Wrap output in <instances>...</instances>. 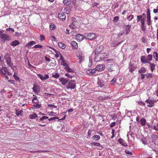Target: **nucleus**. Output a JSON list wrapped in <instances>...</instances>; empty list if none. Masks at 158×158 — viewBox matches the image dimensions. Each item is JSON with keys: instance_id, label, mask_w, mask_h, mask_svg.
<instances>
[{"instance_id": "nucleus-54", "label": "nucleus", "mask_w": 158, "mask_h": 158, "mask_svg": "<svg viewBox=\"0 0 158 158\" xmlns=\"http://www.w3.org/2000/svg\"><path fill=\"white\" fill-rule=\"evenodd\" d=\"M59 74L57 73H56L55 74L53 75L52 77L56 78H59Z\"/></svg>"}, {"instance_id": "nucleus-46", "label": "nucleus", "mask_w": 158, "mask_h": 158, "mask_svg": "<svg viewBox=\"0 0 158 158\" xmlns=\"http://www.w3.org/2000/svg\"><path fill=\"white\" fill-rule=\"evenodd\" d=\"M71 33L73 36H75L77 34V31L76 30V29L74 30L71 32Z\"/></svg>"}, {"instance_id": "nucleus-62", "label": "nucleus", "mask_w": 158, "mask_h": 158, "mask_svg": "<svg viewBox=\"0 0 158 158\" xmlns=\"http://www.w3.org/2000/svg\"><path fill=\"white\" fill-rule=\"evenodd\" d=\"M37 75L40 78L41 80L42 81H44V76L43 75L38 74H37Z\"/></svg>"}, {"instance_id": "nucleus-7", "label": "nucleus", "mask_w": 158, "mask_h": 158, "mask_svg": "<svg viewBox=\"0 0 158 158\" xmlns=\"http://www.w3.org/2000/svg\"><path fill=\"white\" fill-rule=\"evenodd\" d=\"M157 101V100L154 99H148L145 101V102L148 104L147 107L151 108L154 106L155 103Z\"/></svg>"}, {"instance_id": "nucleus-35", "label": "nucleus", "mask_w": 158, "mask_h": 158, "mask_svg": "<svg viewBox=\"0 0 158 158\" xmlns=\"http://www.w3.org/2000/svg\"><path fill=\"white\" fill-rule=\"evenodd\" d=\"M49 27L50 30H54L56 29V26L54 23H51Z\"/></svg>"}, {"instance_id": "nucleus-15", "label": "nucleus", "mask_w": 158, "mask_h": 158, "mask_svg": "<svg viewBox=\"0 0 158 158\" xmlns=\"http://www.w3.org/2000/svg\"><path fill=\"white\" fill-rule=\"evenodd\" d=\"M103 48V47L102 46L97 47L94 52L95 55H96L97 54H99V53L102 50Z\"/></svg>"}, {"instance_id": "nucleus-23", "label": "nucleus", "mask_w": 158, "mask_h": 158, "mask_svg": "<svg viewBox=\"0 0 158 158\" xmlns=\"http://www.w3.org/2000/svg\"><path fill=\"white\" fill-rule=\"evenodd\" d=\"M147 71V69L146 68L142 67L140 68V69L138 70V73L140 74H142V73H145Z\"/></svg>"}, {"instance_id": "nucleus-37", "label": "nucleus", "mask_w": 158, "mask_h": 158, "mask_svg": "<svg viewBox=\"0 0 158 158\" xmlns=\"http://www.w3.org/2000/svg\"><path fill=\"white\" fill-rule=\"evenodd\" d=\"M37 117V115L35 113H34L32 114H30L29 115V117L31 119H34Z\"/></svg>"}, {"instance_id": "nucleus-39", "label": "nucleus", "mask_w": 158, "mask_h": 158, "mask_svg": "<svg viewBox=\"0 0 158 158\" xmlns=\"http://www.w3.org/2000/svg\"><path fill=\"white\" fill-rule=\"evenodd\" d=\"M134 16L133 15L130 14L127 17V19L129 21H130L131 20L134 18Z\"/></svg>"}, {"instance_id": "nucleus-12", "label": "nucleus", "mask_w": 158, "mask_h": 158, "mask_svg": "<svg viewBox=\"0 0 158 158\" xmlns=\"http://www.w3.org/2000/svg\"><path fill=\"white\" fill-rule=\"evenodd\" d=\"M115 65L114 64H108L107 66V69L110 71H114L115 70Z\"/></svg>"}, {"instance_id": "nucleus-33", "label": "nucleus", "mask_w": 158, "mask_h": 158, "mask_svg": "<svg viewBox=\"0 0 158 158\" xmlns=\"http://www.w3.org/2000/svg\"><path fill=\"white\" fill-rule=\"evenodd\" d=\"M92 138L93 139L96 141H97L99 140L100 139V137L99 135H95L92 137Z\"/></svg>"}, {"instance_id": "nucleus-21", "label": "nucleus", "mask_w": 158, "mask_h": 158, "mask_svg": "<svg viewBox=\"0 0 158 158\" xmlns=\"http://www.w3.org/2000/svg\"><path fill=\"white\" fill-rule=\"evenodd\" d=\"M19 44L20 42L17 40H15L11 43L10 45L13 47H15L16 46L19 45Z\"/></svg>"}, {"instance_id": "nucleus-40", "label": "nucleus", "mask_w": 158, "mask_h": 158, "mask_svg": "<svg viewBox=\"0 0 158 158\" xmlns=\"http://www.w3.org/2000/svg\"><path fill=\"white\" fill-rule=\"evenodd\" d=\"M70 10H71L70 8L67 7L65 8L64 11L65 13L68 15L70 13Z\"/></svg>"}, {"instance_id": "nucleus-32", "label": "nucleus", "mask_w": 158, "mask_h": 158, "mask_svg": "<svg viewBox=\"0 0 158 158\" xmlns=\"http://www.w3.org/2000/svg\"><path fill=\"white\" fill-rule=\"evenodd\" d=\"M146 120L143 118H142L140 120V123L142 126L145 125Z\"/></svg>"}, {"instance_id": "nucleus-3", "label": "nucleus", "mask_w": 158, "mask_h": 158, "mask_svg": "<svg viewBox=\"0 0 158 158\" xmlns=\"http://www.w3.org/2000/svg\"><path fill=\"white\" fill-rule=\"evenodd\" d=\"M34 97L32 100V102L34 104L33 106L35 108L39 109L41 107L40 104H39V101L37 99V97L33 95Z\"/></svg>"}, {"instance_id": "nucleus-24", "label": "nucleus", "mask_w": 158, "mask_h": 158, "mask_svg": "<svg viewBox=\"0 0 158 158\" xmlns=\"http://www.w3.org/2000/svg\"><path fill=\"white\" fill-rule=\"evenodd\" d=\"M148 63L150 65V68L151 71L153 72L155 69L156 65L153 63H151V62H149Z\"/></svg>"}, {"instance_id": "nucleus-29", "label": "nucleus", "mask_w": 158, "mask_h": 158, "mask_svg": "<svg viewBox=\"0 0 158 158\" xmlns=\"http://www.w3.org/2000/svg\"><path fill=\"white\" fill-rule=\"evenodd\" d=\"M58 45L59 47L63 49H64L66 47V45L63 44L61 42H59L58 44Z\"/></svg>"}, {"instance_id": "nucleus-59", "label": "nucleus", "mask_w": 158, "mask_h": 158, "mask_svg": "<svg viewBox=\"0 0 158 158\" xmlns=\"http://www.w3.org/2000/svg\"><path fill=\"white\" fill-rule=\"evenodd\" d=\"M125 152L128 155H133L132 152L128 150H125Z\"/></svg>"}, {"instance_id": "nucleus-51", "label": "nucleus", "mask_w": 158, "mask_h": 158, "mask_svg": "<svg viewBox=\"0 0 158 158\" xmlns=\"http://www.w3.org/2000/svg\"><path fill=\"white\" fill-rule=\"evenodd\" d=\"M91 72V75L94 74L96 73L97 70L96 69H90Z\"/></svg>"}, {"instance_id": "nucleus-11", "label": "nucleus", "mask_w": 158, "mask_h": 158, "mask_svg": "<svg viewBox=\"0 0 158 158\" xmlns=\"http://www.w3.org/2000/svg\"><path fill=\"white\" fill-rule=\"evenodd\" d=\"M59 81L61 83L62 85H65L69 82V80L67 78L62 77L59 79Z\"/></svg>"}, {"instance_id": "nucleus-50", "label": "nucleus", "mask_w": 158, "mask_h": 158, "mask_svg": "<svg viewBox=\"0 0 158 158\" xmlns=\"http://www.w3.org/2000/svg\"><path fill=\"white\" fill-rule=\"evenodd\" d=\"M4 58L5 60H6V61L8 60H9L11 59V57H10L9 55L7 54H6L5 55Z\"/></svg>"}, {"instance_id": "nucleus-4", "label": "nucleus", "mask_w": 158, "mask_h": 158, "mask_svg": "<svg viewBox=\"0 0 158 158\" xmlns=\"http://www.w3.org/2000/svg\"><path fill=\"white\" fill-rule=\"evenodd\" d=\"M77 56L78 60H79V62L80 63H81L85 60V56L82 52L81 51H78L76 53Z\"/></svg>"}, {"instance_id": "nucleus-45", "label": "nucleus", "mask_w": 158, "mask_h": 158, "mask_svg": "<svg viewBox=\"0 0 158 158\" xmlns=\"http://www.w3.org/2000/svg\"><path fill=\"white\" fill-rule=\"evenodd\" d=\"M69 27L73 29H75L77 28V26L75 25L74 22H72V23L70 25Z\"/></svg>"}, {"instance_id": "nucleus-22", "label": "nucleus", "mask_w": 158, "mask_h": 158, "mask_svg": "<svg viewBox=\"0 0 158 158\" xmlns=\"http://www.w3.org/2000/svg\"><path fill=\"white\" fill-rule=\"evenodd\" d=\"M98 86L100 87H102L104 85V81L102 80H99L98 82Z\"/></svg>"}, {"instance_id": "nucleus-26", "label": "nucleus", "mask_w": 158, "mask_h": 158, "mask_svg": "<svg viewBox=\"0 0 158 158\" xmlns=\"http://www.w3.org/2000/svg\"><path fill=\"white\" fill-rule=\"evenodd\" d=\"M63 3L64 5L68 6L70 5L71 1L70 0H64Z\"/></svg>"}, {"instance_id": "nucleus-42", "label": "nucleus", "mask_w": 158, "mask_h": 158, "mask_svg": "<svg viewBox=\"0 0 158 158\" xmlns=\"http://www.w3.org/2000/svg\"><path fill=\"white\" fill-rule=\"evenodd\" d=\"M55 52V53H56V54H55V56L56 58H58L59 56L60 55H61L60 53V52L57 51V50H56L55 49H52Z\"/></svg>"}, {"instance_id": "nucleus-56", "label": "nucleus", "mask_w": 158, "mask_h": 158, "mask_svg": "<svg viewBox=\"0 0 158 158\" xmlns=\"http://www.w3.org/2000/svg\"><path fill=\"white\" fill-rule=\"evenodd\" d=\"M48 106L49 107L51 108L52 109H53V108H56L57 106H54L52 104H49L48 105Z\"/></svg>"}, {"instance_id": "nucleus-61", "label": "nucleus", "mask_w": 158, "mask_h": 158, "mask_svg": "<svg viewBox=\"0 0 158 158\" xmlns=\"http://www.w3.org/2000/svg\"><path fill=\"white\" fill-rule=\"evenodd\" d=\"M147 22L148 25V26H150L151 24V18H147Z\"/></svg>"}, {"instance_id": "nucleus-52", "label": "nucleus", "mask_w": 158, "mask_h": 158, "mask_svg": "<svg viewBox=\"0 0 158 158\" xmlns=\"http://www.w3.org/2000/svg\"><path fill=\"white\" fill-rule=\"evenodd\" d=\"M145 75H146V77L148 78H152V74L151 73L146 74H145Z\"/></svg>"}, {"instance_id": "nucleus-25", "label": "nucleus", "mask_w": 158, "mask_h": 158, "mask_svg": "<svg viewBox=\"0 0 158 158\" xmlns=\"http://www.w3.org/2000/svg\"><path fill=\"white\" fill-rule=\"evenodd\" d=\"M64 69L68 72L73 73L74 72V70L70 68L69 67V66L67 67L64 68Z\"/></svg>"}, {"instance_id": "nucleus-53", "label": "nucleus", "mask_w": 158, "mask_h": 158, "mask_svg": "<svg viewBox=\"0 0 158 158\" xmlns=\"http://www.w3.org/2000/svg\"><path fill=\"white\" fill-rule=\"evenodd\" d=\"M43 47V46L40 44H37L35 45L33 47V48H42Z\"/></svg>"}, {"instance_id": "nucleus-28", "label": "nucleus", "mask_w": 158, "mask_h": 158, "mask_svg": "<svg viewBox=\"0 0 158 158\" xmlns=\"http://www.w3.org/2000/svg\"><path fill=\"white\" fill-rule=\"evenodd\" d=\"M153 56L154 57V58L155 59V60L156 61H158V53L155 52L154 51L153 52Z\"/></svg>"}, {"instance_id": "nucleus-30", "label": "nucleus", "mask_w": 158, "mask_h": 158, "mask_svg": "<svg viewBox=\"0 0 158 158\" xmlns=\"http://www.w3.org/2000/svg\"><path fill=\"white\" fill-rule=\"evenodd\" d=\"M6 63L8 66L11 67V66H13L12 62L11 60V58L8 60L6 61Z\"/></svg>"}, {"instance_id": "nucleus-31", "label": "nucleus", "mask_w": 158, "mask_h": 158, "mask_svg": "<svg viewBox=\"0 0 158 158\" xmlns=\"http://www.w3.org/2000/svg\"><path fill=\"white\" fill-rule=\"evenodd\" d=\"M141 41L143 43L146 44L148 41V39L146 37L144 36L141 38Z\"/></svg>"}, {"instance_id": "nucleus-18", "label": "nucleus", "mask_w": 158, "mask_h": 158, "mask_svg": "<svg viewBox=\"0 0 158 158\" xmlns=\"http://www.w3.org/2000/svg\"><path fill=\"white\" fill-rule=\"evenodd\" d=\"M92 145L97 146L99 147L98 149L100 150H102L103 148V146L100 143L97 142H92L91 143Z\"/></svg>"}, {"instance_id": "nucleus-6", "label": "nucleus", "mask_w": 158, "mask_h": 158, "mask_svg": "<svg viewBox=\"0 0 158 158\" xmlns=\"http://www.w3.org/2000/svg\"><path fill=\"white\" fill-rule=\"evenodd\" d=\"M84 35L86 39L91 40H93L96 38V35L94 33H89L88 34L85 33L84 34Z\"/></svg>"}, {"instance_id": "nucleus-34", "label": "nucleus", "mask_w": 158, "mask_h": 158, "mask_svg": "<svg viewBox=\"0 0 158 158\" xmlns=\"http://www.w3.org/2000/svg\"><path fill=\"white\" fill-rule=\"evenodd\" d=\"M151 138L152 140L156 139L157 141L156 142H158V137L157 135L155 134H153L151 136Z\"/></svg>"}, {"instance_id": "nucleus-14", "label": "nucleus", "mask_w": 158, "mask_h": 158, "mask_svg": "<svg viewBox=\"0 0 158 158\" xmlns=\"http://www.w3.org/2000/svg\"><path fill=\"white\" fill-rule=\"evenodd\" d=\"M84 38H85V35L79 34L76 36V39L77 41L80 42Z\"/></svg>"}, {"instance_id": "nucleus-64", "label": "nucleus", "mask_w": 158, "mask_h": 158, "mask_svg": "<svg viewBox=\"0 0 158 158\" xmlns=\"http://www.w3.org/2000/svg\"><path fill=\"white\" fill-rule=\"evenodd\" d=\"M45 39V37L44 35H40V39L41 41L44 40Z\"/></svg>"}, {"instance_id": "nucleus-27", "label": "nucleus", "mask_w": 158, "mask_h": 158, "mask_svg": "<svg viewBox=\"0 0 158 158\" xmlns=\"http://www.w3.org/2000/svg\"><path fill=\"white\" fill-rule=\"evenodd\" d=\"M36 43L35 41H32L27 44L26 45V47L29 48L30 46L33 45L35 44Z\"/></svg>"}, {"instance_id": "nucleus-47", "label": "nucleus", "mask_w": 158, "mask_h": 158, "mask_svg": "<svg viewBox=\"0 0 158 158\" xmlns=\"http://www.w3.org/2000/svg\"><path fill=\"white\" fill-rule=\"evenodd\" d=\"M23 113V111L22 110H17L16 112V115L19 116V115H22V113Z\"/></svg>"}, {"instance_id": "nucleus-60", "label": "nucleus", "mask_w": 158, "mask_h": 158, "mask_svg": "<svg viewBox=\"0 0 158 158\" xmlns=\"http://www.w3.org/2000/svg\"><path fill=\"white\" fill-rule=\"evenodd\" d=\"M58 118H59L57 117H53L51 118H50L48 119V120L49 121H52L53 120H56V119H58Z\"/></svg>"}, {"instance_id": "nucleus-9", "label": "nucleus", "mask_w": 158, "mask_h": 158, "mask_svg": "<svg viewBox=\"0 0 158 158\" xmlns=\"http://www.w3.org/2000/svg\"><path fill=\"white\" fill-rule=\"evenodd\" d=\"M76 86L74 81L71 80L69 81L68 84L66 85V88L68 89H74Z\"/></svg>"}, {"instance_id": "nucleus-48", "label": "nucleus", "mask_w": 158, "mask_h": 158, "mask_svg": "<svg viewBox=\"0 0 158 158\" xmlns=\"http://www.w3.org/2000/svg\"><path fill=\"white\" fill-rule=\"evenodd\" d=\"M147 18H151L150 10L149 9H147Z\"/></svg>"}, {"instance_id": "nucleus-49", "label": "nucleus", "mask_w": 158, "mask_h": 158, "mask_svg": "<svg viewBox=\"0 0 158 158\" xmlns=\"http://www.w3.org/2000/svg\"><path fill=\"white\" fill-rule=\"evenodd\" d=\"M153 129L156 131H158V123L154 124Z\"/></svg>"}, {"instance_id": "nucleus-20", "label": "nucleus", "mask_w": 158, "mask_h": 158, "mask_svg": "<svg viewBox=\"0 0 158 158\" xmlns=\"http://www.w3.org/2000/svg\"><path fill=\"white\" fill-rule=\"evenodd\" d=\"M118 141L120 144L124 146L127 147L128 146L126 141L120 138L118 140Z\"/></svg>"}, {"instance_id": "nucleus-41", "label": "nucleus", "mask_w": 158, "mask_h": 158, "mask_svg": "<svg viewBox=\"0 0 158 158\" xmlns=\"http://www.w3.org/2000/svg\"><path fill=\"white\" fill-rule=\"evenodd\" d=\"M61 64L63 65L64 67V68L67 67L69 66L66 60L62 61Z\"/></svg>"}, {"instance_id": "nucleus-13", "label": "nucleus", "mask_w": 158, "mask_h": 158, "mask_svg": "<svg viewBox=\"0 0 158 158\" xmlns=\"http://www.w3.org/2000/svg\"><path fill=\"white\" fill-rule=\"evenodd\" d=\"M58 16L60 19L64 21L66 19V15L63 12H60L58 15Z\"/></svg>"}, {"instance_id": "nucleus-2", "label": "nucleus", "mask_w": 158, "mask_h": 158, "mask_svg": "<svg viewBox=\"0 0 158 158\" xmlns=\"http://www.w3.org/2000/svg\"><path fill=\"white\" fill-rule=\"evenodd\" d=\"M98 94H97V98L100 101L105 100L108 98V97L105 95L106 92H103L101 91H97Z\"/></svg>"}, {"instance_id": "nucleus-8", "label": "nucleus", "mask_w": 158, "mask_h": 158, "mask_svg": "<svg viewBox=\"0 0 158 158\" xmlns=\"http://www.w3.org/2000/svg\"><path fill=\"white\" fill-rule=\"evenodd\" d=\"M0 38L4 40V41H9L11 40L10 36L8 35L4 34L2 31H0Z\"/></svg>"}, {"instance_id": "nucleus-36", "label": "nucleus", "mask_w": 158, "mask_h": 158, "mask_svg": "<svg viewBox=\"0 0 158 158\" xmlns=\"http://www.w3.org/2000/svg\"><path fill=\"white\" fill-rule=\"evenodd\" d=\"M136 66H134L133 64H131L129 70L131 72H132L136 69Z\"/></svg>"}, {"instance_id": "nucleus-10", "label": "nucleus", "mask_w": 158, "mask_h": 158, "mask_svg": "<svg viewBox=\"0 0 158 158\" xmlns=\"http://www.w3.org/2000/svg\"><path fill=\"white\" fill-rule=\"evenodd\" d=\"M106 66L104 64H98L97 65L96 69L97 71L101 72L104 70Z\"/></svg>"}, {"instance_id": "nucleus-58", "label": "nucleus", "mask_w": 158, "mask_h": 158, "mask_svg": "<svg viewBox=\"0 0 158 158\" xmlns=\"http://www.w3.org/2000/svg\"><path fill=\"white\" fill-rule=\"evenodd\" d=\"M48 117L46 116H43L42 118H41L39 120V121H43L44 120L48 119Z\"/></svg>"}, {"instance_id": "nucleus-1", "label": "nucleus", "mask_w": 158, "mask_h": 158, "mask_svg": "<svg viewBox=\"0 0 158 158\" xmlns=\"http://www.w3.org/2000/svg\"><path fill=\"white\" fill-rule=\"evenodd\" d=\"M97 55L94 58V60L96 62L105 61L106 59L107 55L105 53H100Z\"/></svg>"}, {"instance_id": "nucleus-5", "label": "nucleus", "mask_w": 158, "mask_h": 158, "mask_svg": "<svg viewBox=\"0 0 158 158\" xmlns=\"http://www.w3.org/2000/svg\"><path fill=\"white\" fill-rule=\"evenodd\" d=\"M3 74H6L9 76H12V73L8 70L7 68L6 67H0V75L2 76Z\"/></svg>"}, {"instance_id": "nucleus-44", "label": "nucleus", "mask_w": 158, "mask_h": 158, "mask_svg": "<svg viewBox=\"0 0 158 158\" xmlns=\"http://www.w3.org/2000/svg\"><path fill=\"white\" fill-rule=\"evenodd\" d=\"M89 62L88 64V66L89 67H91L92 64V58L91 56L89 57Z\"/></svg>"}, {"instance_id": "nucleus-38", "label": "nucleus", "mask_w": 158, "mask_h": 158, "mask_svg": "<svg viewBox=\"0 0 158 158\" xmlns=\"http://www.w3.org/2000/svg\"><path fill=\"white\" fill-rule=\"evenodd\" d=\"M16 72H14V74L13 75V77H14L15 79L17 81H20V80L19 77L16 75Z\"/></svg>"}, {"instance_id": "nucleus-63", "label": "nucleus", "mask_w": 158, "mask_h": 158, "mask_svg": "<svg viewBox=\"0 0 158 158\" xmlns=\"http://www.w3.org/2000/svg\"><path fill=\"white\" fill-rule=\"evenodd\" d=\"M6 31H11V32L12 33H13L14 32V29L11 27H9V28H7L6 29Z\"/></svg>"}, {"instance_id": "nucleus-43", "label": "nucleus", "mask_w": 158, "mask_h": 158, "mask_svg": "<svg viewBox=\"0 0 158 158\" xmlns=\"http://www.w3.org/2000/svg\"><path fill=\"white\" fill-rule=\"evenodd\" d=\"M147 59L148 62H150V61L152 60V56L151 54H148L147 56Z\"/></svg>"}, {"instance_id": "nucleus-19", "label": "nucleus", "mask_w": 158, "mask_h": 158, "mask_svg": "<svg viewBox=\"0 0 158 158\" xmlns=\"http://www.w3.org/2000/svg\"><path fill=\"white\" fill-rule=\"evenodd\" d=\"M140 60L141 63H148V60L145 56H142L141 57Z\"/></svg>"}, {"instance_id": "nucleus-17", "label": "nucleus", "mask_w": 158, "mask_h": 158, "mask_svg": "<svg viewBox=\"0 0 158 158\" xmlns=\"http://www.w3.org/2000/svg\"><path fill=\"white\" fill-rule=\"evenodd\" d=\"M39 87V86L34 85L33 87L32 88L33 91L35 92L36 94H38V93L39 92L40 90Z\"/></svg>"}, {"instance_id": "nucleus-57", "label": "nucleus", "mask_w": 158, "mask_h": 158, "mask_svg": "<svg viewBox=\"0 0 158 158\" xmlns=\"http://www.w3.org/2000/svg\"><path fill=\"white\" fill-rule=\"evenodd\" d=\"M143 17L142 15H139L137 16V22H138L139 21L142 19Z\"/></svg>"}, {"instance_id": "nucleus-16", "label": "nucleus", "mask_w": 158, "mask_h": 158, "mask_svg": "<svg viewBox=\"0 0 158 158\" xmlns=\"http://www.w3.org/2000/svg\"><path fill=\"white\" fill-rule=\"evenodd\" d=\"M72 48L74 49H77L78 48V44L75 41H72L71 44Z\"/></svg>"}, {"instance_id": "nucleus-55", "label": "nucleus", "mask_w": 158, "mask_h": 158, "mask_svg": "<svg viewBox=\"0 0 158 158\" xmlns=\"http://www.w3.org/2000/svg\"><path fill=\"white\" fill-rule=\"evenodd\" d=\"M116 81V79L115 78H113L110 82V84L111 85H113Z\"/></svg>"}]
</instances>
